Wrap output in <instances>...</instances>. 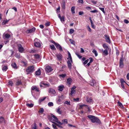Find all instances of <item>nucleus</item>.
<instances>
[{
  "label": "nucleus",
  "instance_id": "33",
  "mask_svg": "<svg viewBox=\"0 0 129 129\" xmlns=\"http://www.w3.org/2000/svg\"><path fill=\"white\" fill-rule=\"evenodd\" d=\"M46 98V97L40 98L39 100V103H40L43 101H44L45 99Z\"/></svg>",
  "mask_w": 129,
  "mask_h": 129
},
{
  "label": "nucleus",
  "instance_id": "22",
  "mask_svg": "<svg viewBox=\"0 0 129 129\" xmlns=\"http://www.w3.org/2000/svg\"><path fill=\"white\" fill-rule=\"evenodd\" d=\"M11 65L12 67L14 68L15 69L17 68V65L15 62L12 63L11 64Z\"/></svg>",
  "mask_w": 129,
  "mask_h": 129
},
{
  "label": "nucleus",
  "instance_id": "31",
  "mask_svg": "<svg viewBox=\"0 0 129 129\" xmlns=\"http://www.w3.org/2000/svg\"><path fill=\"white\" fill-rule=\"evenodd\" d=\"M92 53L95 54V56H98V54L96 51L95 49H93L92 51Z\"/></svg>",
  "mask_w": 129,
  "mask_h": 129
},
{
  "label": "nucleus",
  "instance_id": "64",
  "mask_svg": "<svg viewBox=\"0 0 129 129\" xmlns=\"http://www.w3.org/2000/svg\"><path fill=\"white\" fill-rule=\"evenodd\" d=\"M70 41L71 44H73L74 43V42L73 41V40L71 39H70Z\"/></svg>",
  "mask_w": 129,
  "mask_h": 129
},
{
  "label": "nucleus",
  "instance_id": "20",
  "mask_svg": "<svg viewBox=\"0 0 129 129\" xmlns=\"http://www.w3.org/2000/svg\"><path fill=\"white\" fill-rule=\"evenodd\" d=\"M41 71L40 69H39L35 72L36 74L38 75H40L41 74Z\"/></svg>",
  "mask_w": 129,
  "mask_h": 129
},
{
  "label": "nucleus",
  "instance_id": "62",
  "mask_svg": "<svg viewBox=\"0 0 129 129\" xmlns=\"http://www.w3.org/2000/svg\"><path fill=\"white\" fill-rule=\"evenodd\" d=\"M84 14V13L82 11H80L79 12V14L80 15H81Z\"/></svg>",
  "mask_w": 129,
  "mask_h": 129
},
{
  "label": "nucleus",
  "instance_id": "41",
  "mask_svg": "<svg viewBox=\"0 0 129 129\" xmlns=\"http://www.w3.org/2000/svg\"><path fill=\"white\" fill-rule=\"evenodd\" d=\"M48 105L49 106H52L53 105V104L52 102H50L48 103Z\"/></svg>",
  "mask_w": 129,
  "mask_h": 129
},
{
  "label": "nucleus",
  "instance_id": "37",
  "mask_svg": "<svg viewBox=\"0 0 129 129\" xmlns=\"http://www.w3.org/2000/svg\"><path fill=\"white\" fill-rule=\"evenodd\" d=\"M66 75L65 74H63L59 75V76L60 77H62L63 78L66 76Z\"/></svg>",
  "mask_w": 129,
  "mask_h": 129
},
{
  "label": "nucleus",
  "instance_id": "51",
  "mask_svg": "<svg viewBox=\"0 0 129 129\" xmlns=\"http://www.w3.org/2000/svg\"><path fill=\"white\" fill-rule=\"evenodd\" d=\"M50 25V22H48L45 23V25L46 26H48Z\"/></svg>",
  "mask_w": 129,
  "mask_h": 129
},
{
  "label": "nucleus",
  "instance_id": "54",
  "mask_svg": "<svg viewBox=\"0 0 129 129\" xmlns=\"http://www.w3.org/2000/svg\"><path fill=\"white\" fill-rule=\"evenodd\" d=\"M90 12L93 13H97L98 12L97 10H95L93 11H90Z\"/></svg>",
  "mask_w": 129,
  "mask_h": 129
},
{
  "label": "nucleus",
  "instance_id": "27",
  "mask_svg": "<svg viewBox=\"0 0 129 129\" xmlns=\"http://www.w3.org/2000/svg\"><path fill=\"white\" fill-rule=\"evenodd\" d=\"M75 7L74 6L72 7L71 8V10L72 13H75Z\"/></svg>",
  "mask_w": 129,
  "mask_h": 129
},
{
  "label": "nucleus",
  "instance_id": "2",
  "mask_svg": "<svg viewBox=\"0 0 129 129\" xmlns=\"http://www.w3.org/2000/svg\"><path fill=\"white\" fill-rule=\"evenodd\" d=\"M35 71L34 67V66H29L26 69V71L27 72V74L32 73Z\"/></svg>",
  "mask_w": 129,
  "mask_h": 129
},
{
  "label": "nucleus",
  "instance_id": "25",
  "mask_svg": "<svg viewBox=\"0 0 129 129\" xmlns=\"http://www.w3.org/2000/svg\"><path fill=\"white\" fill-rule=\"evenodd\" d=\"M108 50H105L103 52V53L104 54L105 56L107 55L108 54Z\"/></svg>",
  "mask_w": 129,
  "mask_h": 129
},
{
  "label": "nucleus",
  "instance_id": "46",
  "mask_svg": "<svg viewBox=\"0 0 129 129\" xmlns=\"http://www.w3.org/2000/svg\"><path fill=\"white\" fill-rule=\"evenodd\" d=\"M76 55L78 56V57L80 59L82 58V56H81L78 53H76Z\"/></svg>",
  "mask_w": 129,
  "mask_h": 129
},
{
  "label": "nucleus",
  "instance_id": "17",
  "mask_svg": "<svg viewBox=\"0 0 129 129\" xmlns=\"http://www.w3.org/2000/svg\"><path fill=\"white\" fill-rule=\"evenodd\" d=\"M86 101L87 102H91L92 101V100L90 97H87Z\"/></svg>",
  "mask_w": 129,
  "mask_h": 129
},
{
  "label": "nucleus",
  "instance_id": "1",
  "mask_svg": "<svg viewBox=\"0 0 129 129\" xmlns=\"http://www.w3.org/2000/svg\"><path fill=\"white\" fill-rule=\"evenodd\" d=\"M87 117L92 123H96L98 124H100L101 123V121L99 118L94 116L89 115L87 116Z\"/></svg>",
  "mask_w": 129,
  "mask_h": 129
},
{
  "label": "nucleus",
  "instance_id": "39",
  "mask_svg": "<svg viewBox=\"0 0 129 129\" xmlns=\"http://www.w3.org/2000/svg\"><path fill=\"white\" fill-rule=\"evenodd\" d=\"M118 105L119 106H120L122 108H124L123 106L122 103L121 102H118Z\"/></svg>",
  "mask_w": 129,
  "mask_h": 129
},
{
  "label": "nucleus",
  "instance_id": "13",
  "mask_svg": "<svg viewBox=\"0 0 129 129\" xmlns=\"http://www.w3.org/2000/svg\"><path fill=\"white\" fill-rule=\"evenodd\" d=\"M90 85L92 86H94L96 84V82L95 80H93L90 81Z\"/></svg>",
  "mask_w": 129,
  "mask_h": 129
},
{
  "label": "nucleus",
  "instance_id": "55",
  "mask_svg": "<svg viewBox=\"0 0 129 129\" xmlns=\"http://www.w3.org/2000/svg\"><path fill=\"white\" fill-rule=\"evenodd\" d=\"M89 60L88 59H87L86 60H85L83 62V64H85L88 62V61H89Z\"/></svg>",
  "mask_w": 129,
  "mask_h": 129
},
{
  "label": "nucleus",
  "instance_id": "10",
  "mask_svg": "<svg viewBox=\"0 0 129 129\" xmlns=\"http://www.w3.org/2000/svg\"><path fill=\"white\" fill-rule=\"evenodd\" d=\"M35 28L33 27L30 29H28L26 31V33L27 34L31 33L34 32L35 30Z\"/></svg>",
  "mask_w": 129,
  "mask_h": 129
},
{
  "label": "nucleus",
  "instance_id": "8",
  "mask_svg": "<svg viewBox=\"0 0 129 129\" xmlns=\"http://www.w3.org/2000/svg\"><path fill=\"white\" fill-rule=\"evenodd\" d=\"M56 56L59 61H61L62 60V55L60 54H56Z\"/></svg>",
  "mask_w": 129,
  "mask_h": 129
},
{
  "label": "nucleus",
  "instance_id": "60",
  "mask_svg": "<svg viewBox=\"0 0 129 129\" xmlns=\"http://www.w3.org/2000/svg\"><path fill=\"white\" fill-rule=\"evenodd\" d=\"M120 81L121 82V83H125V82L122 79H120Z\"/></svg>",
  "mask_w": 129,
  "mask_h": 129
},
{
  "label": "nucleus",
  "instance_id": "18",
  "mask_svg": "<svg viewBox=\"0 0 129 129\" xmlns=\"http://www.w3.org/2000/svg\"><path fill=\"white\" fill-rule=\"evenodd\" d=\"M51 118L52 119H53V120L55 121L58 119L53 114H51Z\"/></svg>",
  "mask_w": 129,
  "mask_h": 129
},
{
  "label": "nucleus",
  "instance_id": "63",
  "mask_svg": "<svg viewBox=\"0 0 129 129\" xmlns=\"http://www.w3.org/2000/svg\"><path fill=\"white\" fill-rule=\"evenodd\" d=\"M90 59V62H89L90 63H91L93 61V59L92 58H89Z\"/></svg>",
  "mask_w": 129,
  "mask_h": 129
},
{
  "label": "nucleus",
  "instance_id": "52",
  "mask_svg": "<svg viewBox=\"0 0 129 129\" xmlns=\"http://www.w3.org/2000/svg\"><path fill=\"white\" fill-rule=\"evenodd\" d=\"M42 83L45 86H46L48 87L50 85V84H45L44 83Z\"/></svg>",
  "mask_w": 129,
  "mask_h": 129
},
{
  "label": "nucleus",
  "instance_id": "45",
  "mask_svg": "<svg viewBox=\"0 0 129 129\" xmlns=\"http://www.w3.org/2000/svg\"><path fill=\"white\" fill-rule=\"evenodd\" d=\"M21 84V81H18L16 83V85H19Z\"/></svg>",
  "mask_w": 129,
  "mask_h": 129
},
{
  "label": "nucleus",
  "instance_id": "15",
  "mask_svg": "<svg viewBox=\"0 0 129 129\" xmlns=\"http://www.w3.org/2000/svg\"><path fill=\"white\" fill-rule=\"evenodd\" d=\"M67 83L69 85L71 84V83L72 81V80L70 78H68L67 79Z\"/></svg>",
  "mask_w": 129,
  "mask_h": 129
},
{
  "label": "nucleus",
  "instance_id": "44",
  "mask_svg": "<svg viewBox=\"0 0 129 129\" xmlns=\"http://www.w3.org/2000/svg\"><path fill=\"white\" fill-rule=\"evenodd\" d=\"M64 104L68 105H70V101L68 102L67 101H66L64 103Z\"/></svg>",
  "mask_w": 129,
  "mask_h": 129
},
{
  "label": "nucleus",
  "instance_id": "35",
  "mask_svg": "<svg viewBox=\"0 0 129 129\" xmlns=\"http://www.w3.org/2000/svg\"><path fill=\"white\" fill-rule=\"evenodd\" d=\"M36 59H39L40 57V56L38 54H35L34 55Z\"/></svg>",
  "mask_w": 129,
  "mask_h": 129
},
{
  "label": "nucleus",
  "instance_id": "48",
  "mask_svg": "<svg viewBox=\"0 0 129 129\" xmlns=\"http://www.w3.org/2000/svg\"><path fill=\"white\" fill-rule=\"evenodd\" d=\"M20 53H17L16 55V57L17 58H19L20 57Z\"/></svg>",
  "mask_w": 129,
  "mask_h": 129
},
{
  "label": "nucleus",
  "instance_id": "58",
  "mask_svg": "<svg viewBox=\"0 0 129 129\" xmlns=\"http://www.w3.org/2000/svg\"><path fill=\"white\" fill-rule=\"evenodd\" d=\"M32 129H36V124L35 123H34V126L32 128Z\"/></svg>",
  "mask_w": 129,
  "mask_h": 129
},
{
  "label": "nucleus",
  "instance_id": "3",
  "mask_svg": "<svg viewBox=\"0 0 129 129\" xmlns=\"http://www.w3.org/2000/svg\"><path fill=\"white\" fill-rule=\"evenodd\" d=\"M40 40L37 39L36 38L34 40V46L37 47H40L41 46V43L40 42Z\"/></svg>",
  "mask_w": 129,
  "mask_h": 129
},
{
  "label": "nucleus",
  "instance_id": "26",
  "mask_svg": "<svg viewBox=\"0 0 129 129\" xmlns=\"http://www.w3.org/2000/svg\"><path fill=\"white\" fill-rule=\"evenodd\" d=\"M26 105L29 108L32 107L34 106V104L32 103L29 104L28 103H27Z\"/></svg>",
  "mask_w": 129,
  "mask_h": 129
},
{
  "label": "nucleus",
  "instance_id": "23",
  "mask_svg": "<svg viewBox=\"0 0 129 129\" xmlns=\"http://www.w3.org/2000/svg\"><path fill=\"white\" fill-rule=\"evenodd\" d=\"M68 57L67 58L68 59H69V60H70L72 62V57L71 56V54L70 53L68 52Z\"/></svg>",
  "mask_w": 129,
  "mask_h": 129
},
{
  "label": "nucleus",
  "instance_id": "38",
  "mask_svg": "<svg viewBox=\"0 0 129 129\" xmlns=\"http://www.w3.org/2000/svg\"><path fill=\"white\" fill-rule=\"evenodd\" d=\"M44 110L42 108H41L40 109L38 112L40 113H42L44 112Z\"/></svg>",
  "mask_w": 129,
  "mask_h": 129
},
{
  "label": "nucleus",
  "instance_id": "56",
  "mask_svg": "<svg viewBox=\"0 0 129 129\" xmlns=\"http://www.w3.org/2000/svg\"><path fill=\"white\" fill-rule=\"evenodd\" d=\"M52 126L54 129H57V128L56 126V125L55 124H52Z\"/></svg>",
  "mask_w": 129,
  "mask_h": 129
},
{
  "label": "nucleus",
  "instance_id": "47",
  "mask_svg": "<svg viewBox=\"0 0 129 129\" xmlns=\"http://www.w3.org/2000/svg\"><path fill=\"white\" fill-rule=\"evenodd\" d=\"M62 122L64 123H68V120L67 119H64L62 120Z\"/></svg>",
  "mask_w": 129,
  "mask_h": 129
},
{
  "label": "nucleus",
  "instance_id": "34",
  "mask_svg": "<svg viewBox=\"0 0 129 129\" xmlns=\"http://www.w3.org/2000/svg\"><path fill=\"white\" fill-rule=\"evenodd\" d=\"M5 121V119L4 118L2 117H0V123H2Z\"/></svg>",
  "mask_w": 129,
  "mask_h": 129
},
{
  "label": "nucleus",
  "instance_id": "32",
  "mask_svg": "<svg viewBox=\"0 0 129 129\" xmlns=\"http://www.w3.org/2000/svg\"><path fill=\"white\" fill-rule=\"evenodd\" d=\"M2 67L3 70L5 71H6L8 69V68L7 66H5L4 65H3Z\"/></svg>",
  "mask_w": 129,
  "mask_h": 129
},
{
  "label": "nucleus",
  "instance_id": "30",
  "mask_svg": "<svg viewBox=\"0 0 129 129\" xmlns=\"http://www.w3.org/2000/svg\"><path fill=\"white\" fill-rule=\"evenodd\" d=\"M50 47L51 49L52 50H56V49L54 45L53 44L50 45Z\"/></svg>",
  "mask_w": 129,
  "mask_h": 129
},
{
  "label": "nucleus",
  "instance_id": "14",
  "mask_svg": "<svg viewBox=\"0 0 129 129\" xmlns=\"http://www.w3.org/2000/svg\"><path fill=\"white\" fill-rule=\"evenodd\" d=\"M68 66L69 69H71L72 68V64L71 62H72L70 60H68L67 61Z\"/></svg>",
  "mask_w": 129,
  "mask_h": 129
},
{
  "label": "nucleus",
  "instance_id": "5",
  "mask_svg": "<svg viewBox=\"0 0 129 129\" xmlns=\"http://www.w3.org/2000/svg\"><path fill=\"white\" fill-rule=\"evenodd\" d=\"M104 36L105 38H104L105 39L106 42L109 44H110L111 42L109 37L106 34H105Z\"/></svg>",
  "mask_w": 129,
  "mask_h": 129
},
{
  "label": "nucleus",
  "instance_id": "29",
  "mask_svg": "<svg viewBox=\"0 0 129 129\" xmlns=\"http://www.w3.org/2000/svg\"><path fill=\"white\" fill-rule=\"evenodd\" d=\"M32 90H35L37 91H39V89L38 88L36 87H34L32 88Z\"/></svg>",
  "mask_w": 129,
  "mask_h": 129
},
{
  "label": "nucleus",
  "instance_id": "12",
  "mask_svg": "<svg viewBox=\"0 0 129 129\" xmlns=\"http://www.w3.org/2000/svg\"><path fill=\"white\" fill-rule=\"evenodd\" d=\"M21 63L23 66L25 67L27 64V61L26 60H24L22 61Z\"/></svg>",
  "mask_w": 129,
  "mask_h": 129
},
{
  "label": "nucleus",
  "instance_id": "40",
  "mask_svg": "<svg viewBox=\"0 0 129 129\" xmlns=\"http://www.w3.org/2000/svg\"><path fill=\"white\" fill-rule=\"evenodd\" d=\"M60 19L61 21H64V16H62Z\"/></svg>",
  "mask_w": 129,
  "mask_h": 129
},
{
  "label": "nucleus",
  "instance_id": "61",
  "mask_svg": "<svg viewBox=\"0 0 129 129\" xmlns=\"http://www.w3.org/2000/svg\"><path fill=\"white\" fill-rule=\"evenodd\" d=\"M78 2L79 3L81 4H83V0H78Z\"/></svg>",
  "mask_w": 129,
  "mask_h": 129
},
{
  "label": "nucleus",
  "instance_id": "4",
  "mask_svg": "<svg viewBox=\"0 0 129 129\" xmlns=\"http://www.w3.org/2000/svg\"><path fill=\"white\" fill-rule=\"evenodd\" d=\"M19 51L20 53H22L24 51L23 48L20 44L17 45Z\"/></svg>",
  "mask_w": 129,
  "mask_h": 129
},
{
  "label": "nucleus",
  "instance_id": "24",
  "mask_svg": "<svg viewBox=\"0 0 129 129\" xmlns=\"http://www.w3.org/2000/svg\"><path fill=\"white\" fill-rule=\"evenodd\" d=\"M56 112L60 114H61V111H60V109L59 107L57 108V109L56 110Z\"/></svg>",
  "mask_w": 129,
  "mask_h": 129
},
{
  "label": "nucleus",
  "instance_id": "42",
  "mask_svg": "<svg viewBox=\"0 0 129 129\" xmlns=\"http://www.w3.org/2000/svg\"><path fill=\"white\" fill-rule=\"evenodd\" d=\"M75 92V90H71V91L70 93V94L72 95L73 94H74Z\"/></svg>",
  "mask_w": 129,
  "mask_h": 129
},
{
  "label": "nucleus",
  "instance_id": "28",
  "mask_svg": "<svg viewBox=\"0 0 129 129\" xmlns=\"http://www.w3.org/2000/svg\"><path fill=\"white\" fill-rule=\"evenodd\" d=\"M61 6L63 9H65L66 7V3L65 2L63 1L61 4Z\"/></svg>",
  "mask_w": 129,
  "mask_h": 129
},
{
  "label": "nucleus",
  "instance_id": "49",
  "mask_svg": "<svg viewBox=\"0 0 129 129\" xmlns=\"http://www.w3.org/2000/svg\"><path fill=\"white\" fill-rule=\"evenodd\" d=\"M99 8L103 12L105 13V11H104V8Z\"/></svg>",
  "mask_w": 129,
  "mask_h": 129
},
{
  "label": "nucleus",
  "instance_id": "59",
  "mask_svg": "<svg viewBox=\"0 0 129 129\" xmlns=\"http://www.w3.org/2000/svg\"><path fill=\"white\" fill-rule=\"evenodd\" d=\"M87 29L89 31L91 32V29L90 28V27L88 26H87Z\"/></svg>",
  "mask_w": 129,
  "mask_h": 129
},
{
  "label": "nucleus",
  "instance_id": "7",
  "mask_svg": "<svg viewBox=\"0 0 129 129\" xmlns=\"http://www.w3.org/2000/svg\"><path fill=\"white\" fill-rule=\"evenodd\" d=\"M45 70L47 72H50L52 71L53 69L50 66H48L46 67Z\"/></svg>",
  "mask_w": 129,
  "mask_h": 129
},
{
  "label": "nucleus",
  "instance_id": "6",
  "mask_svg": "<svg viewBox=\"0 0 129 129\" xmlns=\"http://www.w3.org/2000/svg\"><path fill=\"white\" fill-rule=\"evenodd\" d=\"M123 56L122 55V57L121 58L119 62V67L120 68H122L123 67Z\"/></svg>",
  "mask_w": 129,
  "mask_h": 129
},
{
  "label": "nucleus",
  "instance_id": "53",
  "mask_svg": "<svg viewBox=\"0 0 129 129\" xmlns=\"http://www.w3.org/2000/svg\"><path fill=\"white\" fill-rule=\"evenodd\" d=\"M124 22L126 24H128L129 23V21L125 19L124 20Z\"/></svg>",
  "mask_w": 129,
  "mask_h": 129
},
{
  "label": "nucleus",
  "instance_id": "43",
  "mask_svg": "<svg viewBox=\"0 0 129 129\" xmlns=\"http://www.w3.org/2000/svg\"><path fill=\"white\" fill-rule=\"evenodd\" d=\"M74 31L73 29H71L70 30V33L71 34H73Z\"/></svg>",
  "mask_w": 129,
  "mask_h": 129
},
{
  "label": "nucleus",
  "instance_id": "16",
  "mask_svg": "<svg viewBox=\"0 0 129 129\" xmlns=\"http://www.w3.org/2000/svg\"><path fill=\"white\" fill-rule=\"evenodd\" d=\"M103 46L104 48L105 49V50L109 49L108 46L107 45V44L106 43H104L103 44Z\"/></svg>",
  "mask_w": 129,
  "mask_h": 129
},
{
  "label": "nucleus",
  "instance_id": "21",
  "mask_svg": "<svg viewBox=\"0 0 129 129\" xmlns=\"http://www.w3.org/2000/svg\"><path fill=\"white\" fill-rule=\"evenodd\" d=\"M9 20H7L6 19V20H4L3 21V22L2 23V24L3 25H4L6 24L9 21Z\"/></svg>",
  "mask_w": 129,
  "mask_h": 129
},
{
  "label": "nucleus",
  "instance_id": "36",
  "mask_svg": "<svg viewBox=\"0 0 129 129\" xmlns=\"http://www.w3.org/2000/svg\"><path fill=\"white\" fill-rule=\"evenodd\" d=\"M5 36L6 38H9L10 37V35L8 34H6L5 35Z\"/></svg>",
  "mask_w": 129,
  "mask_h": 129
},
{
  "label": "nucleus",
  "instance_id": "9",
  "mask_svg": "<svg viewBox=\"0 0 129 129\" xmlns=\"http://www.w3.org/2000/svg\"><path fill=\"white\" fill-rule=\"evenodd\" d=\"M49 92L52 94V96L55 95V91L52 88H50L49 89Z\"/></svg>",
  "mask_w": 129,
  "mask_h": 129
},
{
  "label": "nucleus",
  "instance_id": "57",
  "mask_svg": "<svg viewBox=\"0 0 129 129\" xmlns=\"http://www.w3.org/2000/svg\"><path fill=\"white\" fill-rule=\"evenodd\" d=\"M79 99L78 98H77L76 99L74 98L73 100L74 101H76V102H78L79 101Z\"/></svg>",
  "mask_w": 129,
  "mask_h": 129
},
{
  "label": "nucleus",
  "instance_id": "11",
  "mask_svg": "<svg viewBox=\"0 0 129 129\" xmlns=\"http://www.w3.org/2000/svg\"><path fill=\"white\" fill-rule=\"evenodd\" d=\"M55 46L57 49H59L60 51H62V49L61 47L58 43H57Z\"/></svg>",
  "mask_w": 129,
  "mask_h": 129
},
{
  "label": "nucleus",
  "instance_id": "19",
  "mask_svg": "<svg viewBox=\"0 0 129 129\" xmlns=\"http://www.w3.org/2000/svg\"><path fill=\"white\" fill-rule=\"evenodd\" d=\"M64 86L63 85H61L58 86V90L60 91H62L63 90V88H64Z\"/></svg>",
  "mask_w": 129,
  "mask_h": 129
},
{
  "label": "nucleus",
  "instance_id": "50",
  "mask_svg": "<svg viewBox=\"0 0 129 129\" xmlns=\"http://www.w3.org/2000/svg\"><path fill=\"white\" fill-rule=\"evenodd\" d=\"M55 121L59 124L60 125H62V123L61 122L59 121L58 120V119L57 120H55Z\"/></svg>",
  "mask_w": 129,
  "mask_h": 129
}]
</instances>
